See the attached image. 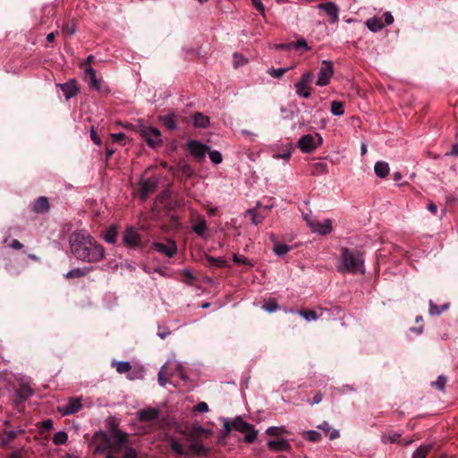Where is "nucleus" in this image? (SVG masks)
I'll return each instance as SVG.
<instances>
[{"mask_svg":"<svg viewBox=\"0 0 458 458\" xmlns=\"http://www.w3.org/2000/svg\"><path fill=\"white\" fill-rule=\"evenodd\" d=\"M97 441L96 453H106V458H137L133 447L128 445L129 435L118 428L112 429L108 434H95Z\"/></svg>","mask_w":458,"mask_h":458,"instance_id":"nucleus-1","label":"nucleus"},{"mask_svg":"<svg viewBox=\"0 0 458 458\" xmlns=\"http://www.w3.org/2000/svg\"><path fill=\"white\" fill-rule=\"evenodd\" d=\"M72 254L80 261L98 263L105 257V249L86 230H76L69 237Z\"/></svg>","mask_w":458,"mask_h":458,"instance_id":"nucleus-2","label":"nucleus"},{"mask_svg":"<svg viewBox=\"0 0 458 458\" xmlns=\"http://www.w3.org/2000/svg\"><path fill=\"white\" fill-rule=\"evenodd\" d=\"M339 273L363 275L365 273L364 259L362 253L358 250H351L348 248H342V253L336 266Z\"/></svg>","mask_w":458,"mask_h":458,"instance_id":"nucleus-3","label":"nucleus"},{"mask_svg":"<svg viewBox=\"0 0 458 458\" xmlns=\"http://www.w3.org/2000/svg\"><path fill=\"white\" fill-rule=\"evenodd\" d=\"M232 426L234 430L244 433V440L247 443H253L257 437L258 431L254 428V426L243 420L241 417L235 418L232 421Z\"/></svg>","mask_w":458,"mask_h":458,"instance_id":"nucleus-4","label":"nucleus"},{"mask_svg":"<svg viewBox=\"0 0 458 458\" xmlns=\"http://www.w3.org/2000/svg\"><path fill=\"white\" fill-rule=\"evenodd\" d=\"M313 81V74L310 72H307L302 74L301 79L294 84L296 94L303 98L310 97V84Z\"/></svg>","mask_w":458,"mask_h":458,"instance_id":"nucleus-5","label":"nucleus"},{"mask_svg":"<svg viewBox=\"0 0 458 458\" xmlns=\"http://www.w3.org/2000/svg\"><path fill=\"white\" fill-rule=\"evenodd\" d=\"M322 143V137L315 133V135L306 134L298 141V148L305 153L312 152Z\"/></svg>","mask_w":458,"mask_h":458,"instance_id":"nucleus-6","label":"nucleus"},{"mask_svg":"<svg viewBox=\"0 0 458 458\" xmlns=\"http://www.w3.org/2000/svg\"><path fill=\"white\" fill-rule=\"evenodd\" d=\"M140 133L148 146L157 148L162 145L161 135L157 129L154 127H145L140 130Z\"/></svg>","mask_w":458,"mask_h":458,"instance_id":"nucleus-7","label":"nucleus"},{"mask_svg":"<svg viewBox=\"0 0 458 458\" xmlns=\"http://www.w3.org/2000/svg\"><path fill=\"white\" fill-rule=\"evenodd\" d=\"M187 148L191 155L199 162H202L205 159L206 155L209 150V147L208 145L195 140H191L187 143Z\"/></svg>","mask_w":458,"mask_h":458,"instance_id":"nucleus-8","label":"nucleus"},{"mask_svg":"<svg viewBox=\"0 0 458 458\" xmlns=\"http://www.w3.org/2000/svg\"><path fill=\"white\" fill-rule=\"evenodd\" d=\"M333 73L334 69L332 63L327 60L322 61V65L319 69L316 84L319 87L327 85Z\"/></svg>","mask_w":458,"mask_h":458,"instance_id":"nucleus-9","label":"nucleus"},{"mask_svg":"<svg viewBox=\"0 0 458 458\" xmlns=\"http://www.w3.org/2000/svg\"><path fill=\"white\" fill-rule=\"evenodd\" d=\"M308 225L313 233H317L321 235H326L332 231V221L330 219H325L319 221L317 219L308 220Z\"/></svg>","mask_w":458,"mask_h":458,"instance_id":"nucleus-10","label":"nucleus"},{"mask_svg":"<svg viewBox=\"0 0 458 458\" xmlns=\"http://www.w3.org/2000/svg\"><path fill=\"white\" fill-rule=\"evenodd\" d=\"M153 249L168 258L174 257L177 252V246L175 242L172 240H167L166 242H154Z\"/></svg>","mask_w":458,"mask_h":458,"instance_id":"nucleus-11","label":"nucleus"},{"mask_svg":"<svg viewBox=\"0 0 458 458\" xmlns=\"http://www.w3.org/2000/svg\"><path fill=\"white\" fill-rule=\"evenodd\" d=\"M318 9L324 11L330 18V22L335 24L339 20V8L334 2L321 3Z\"/></svg>","mask_w":458,"mask_h":458,"instance_id":"nucleus-12","label":"nucleus"},{"mask_svg":"<svg viewBox=\"0 0 458 458\" xmlns=\"http://www.w3.org/2000/svg\"><path fill=\"white\" fill-rule=\"evenodd\" d=\"M83 78L90 89L100 91V82L98 80L96 72L92 67H85Z\"/></svg>","mask_w":458,"mask_h":458,"instance_id":"nucleus-13","label":"nucleus"},{"mask_svg":"<svg viewBox=\"0 0 458 458\" xmlns=\"http://www.w3.org/2000/svg\"><path fill=\"white\" fill-rule=\"evenodd\" d=\"M157 182L153 179L141 180L140 182V199H146L148 196L157 189Z\"/></svg>","mask_w":458,"mask_h":458,"instance_id":"nucleus-14","label":"nucleus"},{"mask_svg":"<svg viewBox=\"0 0 458 458\" xmlns=\"http://www.w3.org/2000/svg\"><path fill=\"white\" fill-rule=\"evenodd\" d=\"M82 408L81 398H71L61 411L63 415H71L78 412Z\"/></svg>","mask_w":458,"mask_h":458,"instance_id":"nucleus-15","label":"nucleus"},{"mask_svg":"<svg viewBox=\"0 0 458 458\" xmlns=\"http://www.w3.org/2000/svg\"><path fill=\"white\" fill-rule=\"evenodd\" d=\"M159 415L157 408H148L137 412V418L140 421L149 422L155 420Z\"/></svg>","mask_w":458,"mask_h":458,"instance_id":"nucleus-16","label":"nucleus"},{"mask_svg":"<svg viewBox=\"0 0 458 458\" xmlns=\"http://www.w3.org/2000/svg\"><path fill=\"white\" fill-rule=\"evenodd\" d=\"M65 97L66 99H70L78 93L77 82L74 80H71L66 83L57 84Z\"/></svg>","mask_w":458,"mask_h":458,"instance_id":"nucleus-17","label":"nucleus"},{"mask_svg":"<svg viewBox=\"0 0 458 458\" xmlns=\"http://www.w3.org/2000/svg\"><path fill=\"white\" fill-rule=\"evenodd\" d=\"M123 241L130 247H136L140 243V237L134 228H128L123 234Z\"/></svg>","mask_w":458,"mask_h":458,"instance_id":"nucleus-18","label":"nucleus"},{"mask_svg":"<svg viewBox=\"0 0 458 458\" xmlns=\"http://www.w3.org/2000/svg\"><path fill=\"white\" fill-rule=\"evenodd\" d=\"M267 446L270 450L276 452L287 451L291 448V445L286 439L270 440L267 442Z\"/></svg>","mask_w":458,"mask_h":458,"instance_id":"nucleus-19","label":"nucleus"},{"mask_svg":"<svg viewBox=\"0 0 458 458\" xmlns=\"http://www.w3.org/2000/svg\"><path fill=\"white\" fill-rule=\"evenodd\" d=\"M366 26L370 31L377 32L383 29L384 23L382 18L372 17L366 21Z\"/></svg>","mask_w":458,"mask_h":458,"instance_id":"nucleus-20","label":"nucleus"},{"mask_svg":"<svg viewBox=\"0 0 458 458\" xmlns=\"http://www.w3.org/2000/svg\"><path fill=\"white\" fill-rule=\"evenodd\" d=\"M374 172L379 178H385L389 174V165L386 162L377 161L374 165Z\"/></svg>","mask_w":458,"mask_h":458,"instance_id":"nucleus-21","label":"nucleus"},{"mask_svg":"<svg viewBox=\"0 0 458 458\" xmlns=\"http://www.w3.org/2000/svg\"><path fill=\"white\" fill-rule=\"evenodd\" d=\"M49 208L48 199L46 197H39L33 205V210L36 213H43Z\"/></svg>","mask_w":458,"mask_h":458,"instance_id":"nucleus-22","label":"nucleus"},{"mask_svg":"<svg viewBox=\"0 0 458 458\" xmlns=\"http://www.w3.org/2000/svg\"><path fill=\"white\" fill-rule=\"evenodd\" d=\"M91 269H92V267L74 268V269L68 271L64 275V277L67 279L82 277V276H85L89 273V271H90Z\"/></svg>","mask_w":458,"mask_h":458,"instance_id":"nucleus-23","label":"nucleus"},{"mask_svg":"<svg viewBox=\"0 0 458 458\" xmlns=\"http://www.w3.org/2000/svg\"><path fill=\"white\" fill-rule=\"evenodd\" d=\"M318 428L321 429L325 433L329 434V439L334 440L339 437L340 434L337 429H332L329 423L327 421H324L323 423L319 424L318 426Z\"/></svg>","mask_w":458,"mask_h":458,"instance_id":"nucleus-24","label":"nucleus"},{"mask_svg":"<svg viewBox=\"0 0 458 458\" xmlns=\"http://www.w3.org/2000/svg\"><path fill=\"white\" fill-rule=\"evenodd\" d=\"M34 394L33 389L28 384H21L16 391V395L21 399H27Z\"/></svg>","mask_w":458,"mask_h":458,"instance_id":"nucleus-25","label":"nucleus"},{"mask_svg":"<svg viewBox=\"0 0 458 458\" xmlns=\"http://www.w3.org/2000/svg\"><path fill=\"white\" fill-rule=\"evenodd\" d=\"M449 308V304L445 303L442 306H437L432 301H429V314L431 316H439Z\"/></svg>","mask_w":458,"mask_h":458,"instance_id":"nucleus-26","label":"nucleus"},{"mask_svg":"<svg viewBox=\"0 0 458 458\" xmlns=\"http://www.w3.org/2000/svg\"><path fill=\"white\" fill-rule=\"evenodd\" d=\"M401 436L402 435L400 433H397V432H391V433H388V434H383L381 436V441L384 444L396 443V442L399 441Z\"/></svg>","mask_w":458,"mask_h":458,"instance_id":"nucleus-27","label":"nucleus"},{"mask_svg":"<svg viewBox=\"0 0 458 458\" xmlns=\"http://www.w3.org/2000/svg\"><path fill=\"white\" fill-rule=\"evenodd\" d=\"M68 440V435L65 431H58L53 437V443L55 445H64Z\"/></svg>","mask_w":458,"mask_h":458,"instance_id":"nucleus-28","label":"nucleus"},{"mask_svg":"<svg viewBox=\"0 0 458 458\" xmlns=\"http://www.w3.org/2000/svg\"><path fill=\"white\" fill-rule=\"evenodd\" d=\"M193 124L198 128H206L209 124V116H192Z\"/></svg>","mask_w":458,"mask_h":458,"instance_id":"nucleus-29","label":"nucleus"},{"mask_svg":"<svg viewBox=\"0 0 458 458\" xmlns=\"http://www.w3.org/2000/svg\"><path fill=\"white\" fill-rule=\"evenodd\" d=\"M291 250V247L286 244H282L278 242H275L273 250L277 256H284L288 253Z\"/></svg>","mask_w":458,"mask_h":458,"instance_id":"nucleus-30","label":"nucleus"},{"mask_svg":"<svg viewBox=\"0 0 458 458\" xmlns=\"http://www.w3.org/2000/svg\"><path fill=\"white\" fill-rule=\"evenodd\" d=\"M116 371L120 374L126 373L131 370V365L129 361H117L114 362Z\"/></svg>","mask_w":458,"mask_h":458,"instance_id":"nucleus-31","label":"nucleus"},{"mask_svg":"<svg viewBox=\"0 0 458 458\" xmlns=\"http://www.w3.org/2000/svg\"><path fill=\"white\" fill-rule=\"evenodd\" d=\"M291 68L290 67H286V68H270L267 70V73L273 77V78H281L285 72H287Z\"/></svg>","mask_w":458,"mask_h":458,"instance_id":"nucleus-32","label":"nucleus"},{"mask_svg":"<svg viewBox=\"0 0 458 458\" xmlns=\"http://www.w3.org/2000/svg\"><path fill=\"white\" fill-rule=\"evenodd\" d=\"M298 313L307 321L316 320L319 318V316L314 310H299Z\"/></svg>","mask_w":458,"mask_h":458,"instance_id":"nucleus-33","label":"nucleus"},{"mask_svg":"<svg viewBox=\"0 0 458 458\" xmlns=\"http://www.w3.org/2000/svg\"><path fill=\"white\" fill-rule=\"evenodd\" d=\"M430 449V445H420L412 454L411 458H425Z\"/></svg>","mask_w":458,"mask_h":458,"instance_id":"nucleus-34","label":"nucleus"},{"mask_svg":"<svg viewBox=\"0 0 458 458\" xmlns=\"http://www.w3.org/2000/svg\"><path fill=\"white\" fill-rule=\"evenodd\" d=\"M233 262H235L236 264H239V265H245L250 267H253V263L249 259H247L245 256H242V255L233 254Z\"/></svg>","mask_w":458,"mask_h":458,"instance_id":"nucleus-35","label":"nucleus"},{"mask_svg":"<svg viewBox=\"0 0 458 458\" xmlns=\"http://www.w3.org/2000/svg\"><path fill=\"white\" fill-rule=\"evenodd\" d=\"M208 260L210 263V265L216 266L217 267H229L227 261L224 258L208 257Z\"/></svg>","mask_w":458,"mask_h":458,"instance_id":"nucleus-36","label":"nucleus"},{"mask_svg":"<svg viewBox=\"0 0 458 458\" xmlns=\"http://www.w3.org/2000/svg\"><path fill=\"white\" fill-rule=\"evenodd\" d=\"M330 108H331L332 114H344V105L340 101H332Z\"/></svg>","mask_w":458,"mask_h":458,"instance_id":"nucleus-37","label":"nucleus"},{"mask_svg":"<svg viewBox=\"0 0 458 458\" xmlns=\"http://www.w3.org/2000/svg\"><path fill=\"white\" fill-rule=\"evenodd\" d=\"M266 433L271 437H277L286 433L284 427H269L267 428Z\"/></svg>","mask_w":458,"mask_h":458,"instance_id":"nucleus-38","label":"nucleus"},{"mask_svg":"<svg viewBox=\"0 0 458 458\" xmlns=\"http://www.w3.org/2000/svg\"><path fill=\"white\" fill-rule=\"evenodd\" d=\"M303 436L305 439L311 442H318L321 439V434L316 430L306 431Z\"/></svg>","mask_w":458,"mask_h":458,"instance_id":"nucleus-39","label":"nucleus"},{"mask_svg":"<svg viewBox=\"0 0 458 458\" xmlns=\"http://www.w3.org/2000/svg\"><path fill=\"white\" fill-rule=\"evenodd\" d=\"M247 212L251 216V223L255 225L260 224L264 219V216L258 214L255 208L248 209Z\"/></svg>","mask_w":458,"mask_h":458,"instance_id":"nucleus-40","label":"nucleus"},{"mask_svg":"<svg viewBox=\"0 0 458 458\" xmlns=\"http://www.w3.org/2000/svg\"><path fill=\"white\" fill-rule=\"evenodd\" d=\"M17 437V432L14 430H9L4 432V436L2 438V445H7Z\"/></svg>","mask_w":458,"mask_h":458,"instance_id":"nucleus-41","label":"nucleus"},{"mask_svg":"<svg viewBox=\"0 0 458 458\" xmlns=\"http://www.w3.org/2000/svg\"><path fill=\"white\" fill-rule=\"evenodd\" d=\"M208 152L209 155V158L214 165H219L220 163H222L223 157L219 151L208 150Z\"/></svg>","mask_w":458,"mask_h":458,"instance_id":"nucleus-42","label":"nucleus"},{"mask_svg":"<svg viewBox=\"0 0 458 458\" xmlns=\"http://www.w3.org/2000/svg\"><path fill=\"white\" fill-rule=\"evenodd\" d=\"M192 230L198 235H203L207 230L206 222L204 220L199 221L192 227Z\"/></svg>","mask_w":458,"mask_h":458,"instance_id":"nucleus-43","label":"nucleus"},{"mask_svg":"<svg viewBox=\"0 0 458 458\" xmlns=\"http://www.w3.org/2000/svg\"><path fill=\"white\" fill-rule=\"evenodd\" d=\"M248 63V60L239 53L233 54V64L235 67H240Z\"/></svg>","mask_w":458,"mask_h":458,"instance_id":"nucleus-44","label":"nucleus"},{"mask_svg":"<svg viewBox=\"0 0 458 458\" xmlns=\"http://www.w3.org/2000/svg\"><path fill=\"white\" fill-rule=\"evenodd\" d=\"M174 116H162L163 123L170 130L175 129Z\"/></svg>","mask_w":458,"mask_h":458,"instance_id":"nucleus-45","label":"nucleus"},{"mask_svg":"<svg viewBox=\"0 0 458 458\" xmlns=\"http://www.w3.org/2000/svg\"><path fill=\"white\" fill-rule=\"evenodd\" d=\"M277 51H291L293 49V45L292 43H282V44H276L273 47Z\"/></svg>","mask_w":458,"mask_h":458,"instance_id":"nucleus-46","label":"nucleus"},{"mask_svg":"<svg viewBox=\"0 0 458 458\" xmlns=\"http://www.w3.org/2000/svg\"><path fill=\"white\" fill-rule=\"evenodd\" d=\"M165 366H163L159 372H158V383L160 386H165L166 383L168 382V379L165 377Z\"/></svg>","mask_w":458,"mask_h":458,"instance_id":"nucleus-47","label":"nucleus"},{"mask_svg":"<svg viewBox=\"0 0 458 458\" xmlns=\"http://www.w3.org/2000/svg\"><path fill=\"white\" fill-rule=\"evenodd\" d=\"M264 310H267V312H274L276 310H277L278 309V305L277 303L276 302V301L272 300L271 301L266 303L264 306H263Z\"/></svg>","mask_w":458,"mask_h":458,"instance_id":"nucleus-48","label":"nucleus"},{"mask_svg":"<svg viewBox=\"0 0 458 458\" xmlns=\"http://www.w3.org/2000/svg\"><path fill=\"white\" fill-rule=\"evenodd\" d=\"M446 383V377L445 376H439L436 382H434V385L437 386L439 390H444L445 385Z\"/></svg>","mask_w":458,"mask_h":458,"instance_id":"nucleus-49","label":"nucleus"},{"mask_svg":"<svg viewBox=\"0 0 458 458\" xmlns=\"http://www.w3.org/2000/svg\"><path fill=\"white\" fill-rule=\"evenodd\" d=\"M293 45L294 49H298L300 47H303L305 50H310V47L305 39H300L296 42L292 43Z\"/></svg>","mask_w":458,"mask_h":458,"instance_id":"nucleus-50","label":"nucleus"},{"mask_svg":"<svg viewBox=\"0 0 458 458\" xmlns=\"http://www.w3.org/2000/svg\"><path fill=\"white\" fill-rule=\"evenodd\" d=\"M194 411L199 412H207L208 411V405L205 402H200L194 407Z\"/></svg>","mask_w":458,"mask_h":458,"instance_id":"nucleus-51","label":"nucleus"},{"mask_svg":"<svg viewBox=\"0 0 458 458\" xmlns=\"http://www.w3.org/2000/svg\"><path fill=\"white\" fill-rule=\"evenodd\" d=\"M90 138L92 140V141L96 144V145H100L101 144V139L100 137L98 135L97 131H95L94 127L92 126L91 127V130H90Z\"/></svg>","mask_w":458,"mask_h":458,"instance_id":"nucleus-52","label":"nucleus"},{"mask_svg":"<svg viewBox=\"0 0 458 458\" xmlns=\"http://www.w3.org/2000/svg\"><path fill=\"white\" fill-rule=\"evenodd\" d=\"M255 8L262 14L265 13V8L261 0H251Z\"/></svg>","mask_w":458,"mask_h":458,"instance_id":"nucleus-53","label":"nucleus"},{"mask_svg":"<svg viewBox=\"0 0 458 458\" xmlns=\"http://www.w3.org/2000/svg\"><path fill=\"white\" fill-rule=\"evenodd\" d=\"M106 242L109 243H114L116 240V233L114 231H109L105 236Z\"/></svg>","mask_w":458,"mask_h":458,"instance_id":"nucleus-54","label":"nucleus"},{"mask_svg":"<svg viewBox=\"0 0 458 458\" xmlns=\"http://www.w3.org/2000/svg\"><path fill=\"white\" fill-rule=\"evenodd\" d=\"M386 25H391L394 22V16L390 12H386L383 14Z\"/></svg>","mask_w":458,"mask_h":458,"instance_id":"nucleus-55","label":"nucleus"},{"mask_svg":"<svg viewBox=\"0 0 458 458\" xmlns=\"http://www.w3.org/2000/svg\"><path fill=\"white\" fill-rule=\"evenodd\" d=\"M291 155H292L291 151H286V152L282 153V154H280V153H278V154H275V155L273 156V157H274V158H276V159H280V158H282V159H284V160H289V159H290Z\"/></svg>","mask_w":458,"mask_h":458,"instance_id":"nucleus-56","label":"nucleus"},{"mask_svg":"<svg viewBox=\"0 0 458 458\" xmlns=\"http://www.w3.org/2000/svg\"><path fill=\"white\" fill-rule=\"evenodd\" d=\"M41 424L44 430H51L53 428V421L51 420H43Z\"/></svg>","mask_w":458,"mask_h":458,"instance_id":"nucleus-57","label":"nucleus"},{"mask_svg":"<svg viewBox=\"0 0 458 458\" xmlns=\"http://www.w3.org/2000/svg\"><path fill=\"white\" fill-rule=\"evenodd\" d=\"M10 247L14 250H21L23 247V244L20 241L14 239L12 241Z\"/></svg>","mask_w":458,"mask_h":458,"instance_id":"nucleus-58","label":"nucleus"},{"mask_svg":"<svg viewBox=\"0 0 458 458\" xmlns=\"http://www.w3.org/2000/svg\"><path fill=\"white\" fill-rule=\"evenodd\" d=\"M322 398H323L322 394L321 393H317L314 395L313 400L311 402H310V403L311 405L318 404V403H319L322 401Z\"/></svg>","mask_w":458,"mask_h":458,"instance_id":"nucleus-59","label":"nucleus"},{"mask_svg":"<svg viewBox=\"0 0 458 458\" xmlns=\"http://www.w3.org/2000/svg\"><path fill=\"white\" fill-rule=\"evenodd\" d=\"M241 133L246 137V138H250V140H254V138L257 136L256 133L252 132V131H250L248 130H242L241 131Z\"/></svg>","mask_w":458,"mask_h":458,"instance_id":"nucleus-60","label":"nucleus"},{"mask_svg":"<svg viewBox=\"0 0 458 458\" xmlns=\"http://www.w3.org/2000/svg\"><path fill=\"white\" fill-rule=\"evenodd\" d=\"M111 137L114 141H120L124 139L125 135L123 132H118V133H112Z\"/></svg>","mask_w":458,"mask_h":458,"instance_id":"nucleus-61","label":"nucleus"},{"mask_svg":"<svg viewBox=\"0 0 458 458\" xmlns=\"http://www.w3.org/2000/svg\"><path fill=\"white\" fill-rule=\"evenodd\" d=\"M428 210L430 211L433 214H436L437 211V207L435 203L429 202L427 207Z\"/></svg>","mask_w":458,"mask_h":458,"instance_id":"nucleus-62","label":"nucleus"},{"mask_svg":"<svg viewBox=\"0 0 458 458\" xmlns=\"http://www.w3.org/2000/svg\"><path fill=\"white\" fill-rule=\"evenodd\" d=\"M446 155L448 156H458V143L452 146V149Z\"/></svg>","mask_w":458,"mask_h":458,"instance_id":"nucleus-63","label":"nucleus"},{"mask_svg":"<svg viewBox=\"0 0 458 458\" xmlns=\"http://www.w3.org/2000/svg\"><path fill=\"white\" fill-rule=\"evenodd\" d=\"M170 335V331L168 330H164V331H159L157 333V335L161 338V339H165L166 336H168Z\"/></svg>","mask_w":458,"mask_h":458,"instance_id":"nucleus-64","label":"nucleus"}]
</instances>
